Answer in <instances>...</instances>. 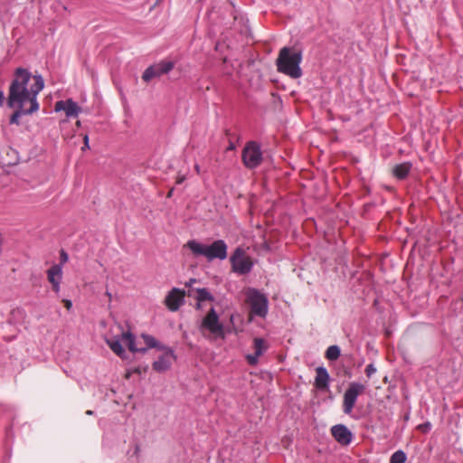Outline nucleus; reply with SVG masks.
<instances>
[{"mask_svg":"<svg viewBox=\"0 0 463 463\" xmlns=\"http://www.w3.org/2000/svg\"><path fill=\"white\" fill-rule=\"evenodd\" d=\"M48 279L52 286V289L58 293V264H53L48 270Z\"/></svg>","mask_w":463,"mask_h":463,"instance_id":"4be33fe9","label":"nucleus"},{"mask_svg":"<svg viewBox=\"0 0 463 463\" xmlns=\"http://www.w3.org/2000/svg\"><path fill=\"white\" fill-rule=\"evenodd\" d=\"M6 439H13V430L12 428H9L6 430Z\"/></svg>","mask_w":463,"mask_h":463,"instance_id":"7c9ffc66","label":"nucleus"},{"mask_svg":"<svg viewBox=\"0 0 463 463\" xmlns=\"http://www.w3.org/2000/svg\"><path fill=\"white\" fill-rule=\"evenodd\" d=\"M241 160L248 169H256L263 162V152L260 145L254 140L248 141L241 152Z\"/></svg>","mask_w":463,"mask_h":463,"instance_id":"423d86ee","label":"nucleus"},{"mask_svg":"<svg viewBox=\"0 0 463 463\" xmlns=\"http://www.w3.org/2000/svg\"><path fill=\"white\" fill-rule=\"evenodd\" d=\"M5 101V93L3 90H0V107L4 104Z\"/></svg>","mask_w":463,"mask_h":463,"instance_id":"473e14b6","label":"nucleus"},{"mask_svg":"<svg viewBox=\"0 0 463 463\" xmlns=\"http://www.w3.org/2000/svg\"><path fill=\"white\" fill-rule=\"evenodd\" d=\"M121 340H123L121 335H114L106 338V343L118 356L124 358L126 356V350L121 344Z\"/></svg>","mask_w":463,"mask_h":463,"instance_id":"f3484780","label":"nucleus"},{"mask_svg":"<svg viewBox=\"0 0 463 463\" xmlns=\"http://www.w3.org/2000/svg\"><path fill=\"white\" fill-rule=\"evenodd\" d=\"M15 107L17 108V109L10 117V124L19 125V118L22 116L30 115L33 113L28 111V108H26V102L15 101L13 108Z\"/></svg>","mask_w":463,"mask_h":463,"instance_id":"a211bd4d","label":"nucleus"},{"mask_svg":"<svg viewBox=\"0 0 463 463\" xmlns=\"http://www.w3.org/2000/svg\"><path fill=\"white\" fill-rule=\"evenodd\" d=\"M60 111H63L68 118H75L81 111L80 107L72 99L60 100Z\"/></svg>","mask_w":463,"mask_h":463,"instance_id":"4468645a","label":"nucleus"},{"mask_svg":"<svg viewBox=\"0 0 463 463\" xmlns=\"http://www.w3.org/2000/svg\"><path fill=\"white\" fill-rule=\"evenodd\" d=\"M7 156H10V160L7 162L8 165H16L19 163V154L16 149H14L12 147L8 148Z\"/></svg>","mask_w":463,"mask_h":463,"instance_id":"393cba45","label":"nucleus"},{"mask_svg":"<svg viewBox=\"0 0 463 463\" xmlns=\"http://www.w3.org/2000/svg\"><path fill=\"white\" fill-rule=\"evenodd\" d=\"M175 66V62L168 60H162L157 63L148 66L143 72L142 79L149 82L154 78H159L162 75L168 74Z\"/></svg>","mask_w":463,"mask_h":463,"instance_id":"6e6552de","label":"nucleus"},{"mask_svg":"<svg viewBox=\"0 0 463 463\" xmlns=\"http://www.w3.org/2000/svg\"><path fill=\"white\" fill-rule=\"evenodd\" d=\"M235 149H236V145L234 144V142L230 140L227 150L233 151Z\"/></svg>","mask_w":463,"mask_h":463,"instance_id":"c756f323","label":"nucleus"},{"mask_svg":"<svg viewBox=\"0 0 463 463\" xmlns=\"http://www.w3.org/2000/svg\"><path fill=\"white\" fill-rule=\"evenodd\" d=\"M69 260L68 254L64 250H60V279H61V266Z\"/></svg>","mask_w":463,"mask_h":463,"instance_id":"a878e982","label":"nucleus"},{"mask_svg":"<svg viewBox=\"0 0 463 463\" xmlns=\"http://www.w3.org/2000/svg\"><path fill=\"white\" fill-rule=\"evenodd\" d=\"M86 148H90L89 137L87 135L84 137V146H83L82 149L84 150Z\"/></svg>","mask_w":463,"mask_h":463,"instance_id":"2f4dec72","label":"nucleus"},{"mask_svg":"<svg viewBox=\"0 0 463 463\" xmlns=\"http://www.w3.org/2000/svg\"><path fill=\"white\" fill-rule=\"evenodd\" d=\"M52 109L54 112H58V101L53 103Z\"/></svg>","mask_w":463,"mask_h":463,"instance_id":"f704fd0d","label":"nucleus"},{"mask_svg":"<svg viewBox=\"0 0 463 463\" xmlns=\"http://www.w3.org/2000/svg\"><path fill=\"white\" fill-rule=\"evenodd\" d=\"M418 430H420V431L424 432V433H428L431 428H432V425L430 421H425L420 425H418Z\"/></svg>","mask_w":463,"mask_h":463,"instance_id":"bb28decb","label":"nucleus"},{"mask_svg":"<svg viewBox=\"0 0 463 463\" xmlns=\"http://www.w3.org/2000/svg\"><path fill=\"white\" fill-rule=\"evenodd\" d=\"M341 355V349L338 345H333L327 347L325 353V357L328 361H336Z\"/></svg>","mask_w":463,"mask_h":463,"instance_id":"5701e85b","label":"nucleus"},{"mask_svg":"<svg viewBox=\"0 0 463 463\" xmlns=\"http://www.w3.org/2000/svg\"><path fill=\"white\" fill-rule=\"evenodd\" d=\"M121 337L125 341L126 345L128 347V350L131 353L145 354L146 352V348H138L136 346V336L130 331L123 332Z\"/></svg>","mask_w":463,"mask_h":463,"instance_id":"6ab92c4d","label":"nucleus"},{"mask_svg":"<svg viewBox=\"0 0 463 463\" xmlns=\"http://www.w3.org/2000/svg\"><path fill=\"white\" fill-rule=\"evenodd\" d=\"M332 437L341 446H349L353 439V432L345 424H335L330 430Z\"/></svg>","mask_w":463,"mask_h":463,"instance_id":"9b49d317","label":"nucleus"},{"mask_svg":"<svg viewBox=\"0 0 463 463\" xmlns=\"http://www.w3.org/2000/svg\"><path fill=\"white\" fill-rule=\"evenodd\" d=\"M407 459L406 453L402 450H396L390 458V463H405Z\"/></svg>","mask_w":463,"mask_h":463,"instance_id":"b1692460","label":"nucleus"},{"mask_svg":"<svg viewBox=\"0 0 463 463\" xmlns=\"http://www.w3.org/2000/svg\"><path fill=\"white\" fill-rule=\"evenodd\" d=\"M412 163L410 161L402 162L401 164H397L392 168V175L398 180H404L410 175L412 169Z\"/></svg>","mask_w":463,"mask_h":463,"instance_id":"dca6fc26","label":"nucleus"},{"mask_svg":"<svg viewBox=\"0 0 463 463\" xmlns=\"http://www.w3.org/2000/svg\"><path fill=\"white\" fill-rule=\"evenodd\" d=\"M317 375L315 379V384L317 389L321 391L329 390L330 375L327 369L324 366H318L316 370Z\"/></svg>","mask_w":463,"mask_h":463,"instance_id":"2eb2a0df","label":"nucleus"},{"mask_svg":"<svg viewBox=\"0 0 463 463\" xmlns=\"http://www.w3.org/2000/svg\"><path fill=\"white\" fill-rule=\"evenodd\" d=\"M162 351L164 353L152 364V368L156 373H165L169 370L173 362L176 359L175 351L171 347L166 346V349Z\"/></svg>","mask_w":463,"mask_h":463,"instance_id":"9d476101","label":"nucleus"},{"mask_svg":"<svg viewBox=\"0 0 463 463\" xmlns=\"http://www.w3.org/2000/svg\"><path fill=\"white\" fill-rule=\"evenodd\" d=\"M202 326L207 329L210 333L223 336L224 327L219 319V316L213 307H212L208 314L203 317Z\"/></svg>","mask_w":463,"mask_h":463,"instance_id":"1a4fd4ad","label":"nucleus"},{"mask_svg":"<svg viewBox=\"0 0 463 463\" xmlns=\"http://www.w3.org/2000/svg\"><path fill=\"white\" fill-rule=\"evenodd\" d=\"M184 247L189 249L194 257H205L208 261L215 259L223 260L227 258V243L222 240H215L211 244L200 242L194 239L189 240Z\"/></svg>","mask_w":463,"mask_h":463,"instance_id":"7ed1b4c3","label":"nucleus"},{"mask_svg":"<svg viewBox=\"0 0 463 463\" xmlns=\"http://www.w3.org/2000/svg\"><path fill=\"white\" fill-rule=\"evenodd\" d=\"M230 262L232 272L244 276L251 272L254 262L252 259L246 254L245 250L239 246L230 257Z\"/></svg>","mask_w":463,"mask_h":463,"instance_id":"39448f33","label":"nucleus"},{"mask_svg":"<svg viewBox=\"0 0 463 463\" xmlns=\"http://www.w3.org/2000/svg\"><path fill=\"white\" fill-rule=\"evenodd\" d=\"M31 80V73L23 68H18L15 71V77L12 80L9 88L7 106L13 108L15 101L26 102L30 104L29 112H35L39 109L37 101L38 93L43 89L44 81L41 75L33 76V83L28 88V82Z\"/></svg>","mask_w":463,"mask_h":463,"instance_id":"f257e3e1","label":"nucleus"},{"mask_svg":"<svg viewBox=\"0 0 463 463\" xmlns=\"http://www.w3.org/2000/svg\"><path fill=\"white\" fill-rule=\"evenodd\" d=\"M196 282V279H190V280L188 282L185 283V286L186 287H191L193 283H195Z\"/></svg>","mask_w":463,"mask_h":463,"instance_id":"72a5a7b5","label":"nucleus"},{"mask_svg":"<svg viewBox=\"0 0 463 463\" xmlns=\"http://www.w3.org/2000/svg\"><path fill=\"white\" fill-rule=\"evenodd\" d=\"M303 60L302 51L285 46L279 52L276 60L277 71L291 79H299L303 75L300 64Z\"/></svg>","mask_w":463,"mask_h":463,"instance_id":"f03ea898","label":"nucleus"},{"mask_svg":"<svg viewBox=\"0 0 463 463\" xmlns=\"http://www.w3.org/2000/svg\"><path fill=\"white\" fill-rule=\"evenodd\" d=\"M365 374L368 378L372 377L376 373V367L373 364H369L365 368Z\"/></svg>","mask_w":463,"mask_h":463,"instance_id":"cd10ccee","label":"nucleus"},{"mask_svg":"<svg viewBox=\"0 0 463 463\" xmlns=\"http://www.w3.org/2000/svg\"><path fill=\"white\" fill-rule=\"evenodd\" d=\"M141 337L144 340V343L146 344V346L144 348H146V351L150 348H155L159 351L163 350V349H166V345L160 343L158 340H156L151 335L142 334Z\"/></svg>","mask_w":463,"mask_h":463,"instance_id":"aec40b11","label":"nucleus"},{"mask_svg":"<svg viewBox=\"0 0 463 463\" xmlns=\"http://www.w3.org/2000/svg\"><path fill=\"white\" fill-rule=\"evenodd\" d=\"M195 171L199 174L200 173V166L199 165H194Z\"/></svg>","mask_w":463,"mask_h":463,"instance_id":"c9c22d12","label":"nucleus"},{"mask_svg":"<svg viewBox=\"0 0 463 463\" xmlns=\"http://www.w3.org/2000/svg\"><path fill=\"white\" fill-rule=\"evenodd\" d=\"M184 302V291L173 288L165 297V304L169 310L177 311Z\"/></svg>","mask_w":463,"mask_h":463,"instance_id":"f8f14e48","label":"nucleus"},{"mask_svg":"<svg viewBox=\"0 0 463 463\" xmlns=\"http://www.w3.org/2000/svg\"><path fill=\"white\" fill-rule=\"evenodd\" d=\"M254 353L246 355V360L250 365H256L261 356L268 349L265 340L261 337H255L253 340Z\"/></svg>","mask_w":463,"mask_h":463,"instance_id":"ddd939ff","label":"nucleus"},{"mask_svg":"<svg viewBox=\"0 0 463 463\" xmlns=\"http://www.w3.org/2000/svg\"><path fill=\"white\" fill-rule=\"evenodd\" d=\"M62 302L64 303V307L68 309V310H71V308L72 307V302L69 299H63Z\"/></svg>","mask_w":463,"mask_h":463,"instance_id":"c85d7f7f","label":"nucleus"},{"mask_svg":"<svg viewBox=\"0 0 463 463\" xmlns=\"http://www.w3.org/2000/svg\"><path fill=\"white\" fill-rule=\"evenodd\" d=\"M195 291H196L195 298L197 300V307L198 308L200 307V303H202V302H205V301L213 302V301H214V297L208 290V288H196Z\"/></svg>","mask_w":463,"mask_h":463,"instance_id":"412c9836","label":"nucleus"},{"mask_svg":"<svg viewBox=\"0 0 463 463\" xmlns=\"http://www.w3.org/2000/svg\"><path fill=\"white\" fill-rule=\"evenodd\" d=\"M366 386L359 382H351L343 396V412L351 416L358 397L364 392Z\"/></svg>","mask_w":463,"mask_h":463,"instance_id":"0eeeda50","label":"nucleus"},{"mask_svg":"<svg viewBox=\"0 0 463 463\" xmlns=\"http://www.w3.org/2000/svg\"><path fill=\"white\" fill-rule=\"evenodd\" d=\"M86 413L89 414V415H91L93 413V411H87Z\"/></svg>","mask_w":463,"mask_h":463,"instance_id":"e433bc0d","label":"nucleus"},{"mask_svg":"<svg viewBox=\"0 0 463 463\" xmlns=\"http://www.w3.org/2000/svg\"><path fill=\"white\" fill-rule=\"evenodd\" d=\"M246 302L250 306V313L260 318H265L269 312V298L260 289L249 288L245 293Z\"/></svg>","mask_w":463,"mask_h":463,"instance_id":"20e7f679","label":"nucleus"}]
</instances>
